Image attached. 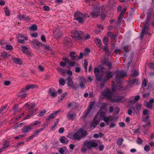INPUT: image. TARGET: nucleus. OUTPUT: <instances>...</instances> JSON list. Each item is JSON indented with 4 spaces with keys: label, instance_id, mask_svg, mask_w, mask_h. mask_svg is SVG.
<instances>
[{
    "label": "nucleus",
    "instance_id": "a211bd4d",
    "mask_svg": "<svg viewBox=\"0 0 154 154\" xmlns=\"http://www.w3.org/2000/svg\"><path fill=\"white\" fill-rule=\"evenodd\" d=\"M49 93L50 94L51 96L53 97H56L57 96V92L53 88L49 89Z\"/></svg>",
    "mask_w": 154,
    "mask_h": 154
},
{
    "label": "nucleus",
    "instance_id": "7ed1b4c3",
    "mask_svg": "<svg viewBox=\"0 0 154 154\" xmlns=\"http://www.w3.org/2000/svg\"><path fill=\"white\" fill-rule=\"evenodd\" d=\"M89 17L88 14H83L80 12H75L74 14V19L81 24L83 23L84 20Z\"/></svg>",
    "mask_w": 154,
    "mask_h": 154
},
{
    "label": "nucleus",
    "instance_id": "4468645a",
    "mask_svg": "<svg viewBox=\"0 0 154 154\" xmlns=\"http://www.w3.org/2000/svg\"><path fill=\"white\" fill-rule=\"evenodd\" d=\"M32 129V126L30 125L27 126H24L21 131L23 133L26 134L31 131Z\"/></svg>",
    "mask_w": 154,
    "mask_h": 154
},
{
    "label": "nucleus",
    "instance_id": "3c124183",
    "mask_svg": "<svg viewBox=\"0 0 154 154\" xmlns=\"http://www.w3.org/2000/svg\"><path fill=\"white\" fill-rule=\"evenodd\" d=\"M116 124L114 122L110 123L109 124L110 128H114L116 127Z\"/></svg>",
    "mask_w": 154,
    "mask_h": 154
},
{
    "label": "nucleus",
    "instance_id": "aec40b11",
    "mask_svg": "<svg viewBox=\"0 0 154 154\" xmlns=\"http://www.w3.org/2000/svg\"><path fill=\"white\" fill-rule=\"evenodd\" d=\"M75 116V114L72 111L69 112L67 114V117L70 120H73Z\"/></svg>",
    "mask_w": 154,
    "mask_h": 154
},
{
    "label": "nucleus",
    "instance_id": "f704fd0d",
    "mask_svg": "<svg viewBox=\"0 0 154 154\" xmlns=\"http://www.w3.org/2000/svg\"><path fill=\"white\" fill-rule=\"evenodd\" d=\"M7 106V105H5L0 108V113H3L6 112V108Z\"/></svg>",
    "mask_w": 154,
    "mask_h": 154
},
{
    "label": "nucleus",
    "instance_id": "39448f33",
    "mask_svg": "<svg viewBox=\"0 0 154 154\" xmlns=\"http://www.w3.org/2000/svg\"><path fill=\"white\" fill-rule=\"evenodd\" d=\"M116 75V82L119 84L121 83L122 79L127 75V73L123 70L117 71Z\"/></svg>",
    "mask_w": 154,
    "mask_h": 154
},
{
    "label": "nucleus",
    "instance_id": "0eeeda50",
    "mask_svg": "<svg viewBox=\"0 0 154 154\" xmlns=\"http://www.w3.org/2000/svg\"><path fill=\"white\" fill-rule=\"evenodd\" d=\"M149 25L145 24L144 28L142 29L140 36V38L141 40L143 39V36L145 35L149 34V35H151V33L148 32L149 29Z\"/></svg>",
    "mask_w": 154,
    "mask_h": 154
},
{
    "label": "nucleus",
    "instance_id": "6e6d98bb",
    "mask_svg": "<svg viewBox=\"0 0 154 154\" xmlns=\"http://www.w3.org/2000/svg\"><path fill=\"white\" fill-rule=\"evenodd\" d=\"M150 18H151V17H148V16L147 17L146 20L145 22V24L149 25V24L150 23Z\"/></svg>",
    "mask_w": 154,
    "mask_h": 154
},
{
    "label": "nucleus",
    "instance_id": "473e14b6",
    "mask_svg": "<svg viewBox=\"0 0 154 154\" xmlns=\"http://www.w3.org/2000/svg\"><path fill=\"white\" fill-rule=\"evenodd\" d=\"M95 42L97 46L100 47L101 46V40L98 38H95Z\"/></svg>",
    "mask_w": 154,
    "mask_h": 154
},
{
    "label": "nucleus",
    "instance_id": "9d476101",
    "mask_svg": "<svg viewBox=\"0 0 154 154\" xmlns=\"http://www.w3.org/2000/svg\"><path fill=\"white\" fill-rule=\"evenodd\" d=\"M17 41L20 43L23 44L25 41L28 40L27 37L22 35V34H19L17 36Z\"/></svg>",
    "mask_w": 154,
    "mask_h": 154
},
{
    "label": "nucleus",
    "instance_id": "f257e3e1",
    "mask_svg": "<svg viewBox=\"0 0 154 154\" xmlns=\"http://www.w3.org/2000/svg\"><path fill=\"white\" fill-rule=\"evenodd\" d=\"M117 88L119 91H122L123 89L121 85L117 86L114 85L112 87V90L108 88H106L102 92V94L105 97L111 100L112 97L114 96V93Z\"/></svg>",
    "mask_w": 154,
    "mask_h": 154
},
{
    "label": "nucleus",
    "instance_id": "a878e982",
    "mask_svg": "<svg viewBox=\"0 0 154 154\" xmlns=\"http://www.w3.org/2000/svg\"><path fill=\"white\" fill-rule=\"evenodd\" d=\"M99 121H93V122L91 124L90 127V129L91 130H93L94 128L97 125L99 124Z\"/></svg>",
    "mask_w": 154,
    "mask_h": 154
},
{
    "label": "nucleus",
    "instance_id": "72a5a7b5",
    "mask_svg": "<svg viewBox=\"0 0 154 154\" xmlns=\"http://www.w3.org/2000/svg\"><path fill=\"white\" fill-rule=\"evenodd\" d=\"M107 35L108 36L112 38L116 39L117 38V36L116 35H113L112 33L111 32H108L107 33Z\"/></svg>",
    "mask_w": 154,
    "mask_h": 154
},
{
    "label": "nucleus",
    "instance_id": "2eb2a0df",
    "mask_svg": "<svg viewBox=\"0 0 154 154\" xmlns=\"http://www.w3.org/2000/svg\"><path fill=\"white\" fill-rule=\"evenodd\" d=\"M61 111V110H58L57 111L51 113L49 115L47 116L46 118L47 120H49L51 119H53L56 116L57 114Z\"/></svg>",
    "mask_w": 154,
    "mask_h": 154
},
{
    "label": "nucleus",
    "instance_id": "b1692460",
    "mask_svg": "<svg viewBox=\"0 0 154 154\" xmlns=\"http://www.w3.org/2000/svg\"><path fill=\"white\" fill-rule=\"evenodd\" d=\"M21 47L22 48V51L24 53L27 55L29 54L28 48L27 47L23 45Z\"/></svg>",
    "mask_w": 154,
    "mask_h": 154
},
{
    "label": "nucleus",
    "instance_id": "052dcab7",
    "mask_svg": "<svg viewBox=\"0 0 154 154\" xmlns=\"http://www.w3.org/2000/svg\"><path fill=\"white\" fill-rule=\"evenodd\" d=\"M137 144H141L143 142V140L140 138H138L137 139Z\"/></svg>",
    "mask_w": 154,
    "mask_h": 154
},
{
    "label": "nucleus",
    "instance_id": "a19ab883",
    "mask_svg": "<svg viewBox=\"0 0 154 154\" xmlns=\"http://www.w3.org/2000/svg\"><path fill=\"white\" fill-rule=\"evenodd\" d=\"M131 48L130 46L129 45H125L123 47L122 49L124 51H128L131 49Z\"/></svg>",
    "mask_w": 154,
    "mask_h": 154
},
{
    "label": "nucleus",
    "instance_id": "774afa93",
    "mask_svg": "<svg viewBox=\"0 0 154 154\" xmlns=\"http://www.w3.org/2000/svg\"><path fill=\"white\" fill-rule=\"evenodd\" d=\"M149 67L151 68L152 69L154 70V63H150L149 64Z\"/></svg>",
    "mask_w": 154,
    "mask_h": 154
},
{
    "label": "nucleus",
    "instance_id": "0e129e2a",
    "mask_svg": "<svg viewBox=\"0 0 154 154\" xmlns=\"http://www.w3.org/2000/svg\"><path fill=\"white\" fill-rule=\"evenodd\" d=\"M13 48L12 45H7L6 46V48L7 50H11Z\"/></svg>",
    "mask_w": 154,
    "mask_h": 154
},
{
    "label": "nucleus",
    "instance_id": "37998d69",
    "mask_svg": "<svg viewBox=\"0 0 154 154\" xmlns=\"http://www.w3.org/2000/svg\"><path fill=\"white\" fill-rule=\"evenodd\" d=\"M46 112V110H43L40 111L39 113L38 114L37 116H42L44 115Z\"/></svg>",
    "mask_w": 154,
    "mask_h": 154
},
{
    "label": "nucleus",
    "instance_id": "79ce46f5",
    "mask_svg": "<svg viewBox=\"0 0 154 154\" xmlns=\"http://www.w3.org/2000/svg\"><path fill=\"white\" fill-rule=\"evenodd\" d=\"M133 55L134 54L133 53H131V54L130 58V60H129V62H128V64L127 65V66L128 68L130 66L131 62L133 58Z\"/></svg>",
    "mask_w": 154,
    "mask_h": 154
},
{
    "label": "nucleus",
    "instance_id": "680f3d73",
    "mask_svg": "<svg viewBox=\"0 0 154 154\" xmlns=\"http://www.w3.org/2000/svg\"><path fill=\"white\" fill-rule=\"evenodd\" d=\"M149 12L147 14V16L151 17L152 13V8H149Z\"/></svg>",
    "mask_w": 154,
    "mask_h": 154
},
{
    "label": "nucleus",
    "instance_id": "6e6552de",
    "mask_svg": "<svg viewBox=\"0 0 154 154\" xmlns=\"http://www.w3.org/2000/svg\"><path fill=\"white\" fill-rule=\"evenodd\" d=\"M84 145H85L88 149H91L92 148H95L97 147L98 144L91 140L86 141L84 142Z\"/></svg>",
    "mask_w": 154,
    "mask_h": 154
},
{
    "label": "nucleus",
    "instance_id": "2f4dec72",
    "mask_svg": "<svg viewBox=\"0 0 154 154\" xmlns=\"http://www.w3.org/2000/svg\"><path fill=\"white\" fill-rule=\"evenodd\" d=\"M10 145L9 144L8 142H6L4 143L3 144V147L0 149V153L4 151V150L5 149L8 148L9 146Z\"/></svg>",
    "mask_w": 154,
    "mask_h": 154
},
{
    "label": "nucleus",
    "instance_id": "ea45409f",
    "mask_svg": "<svg viewBox=\"0 0 154 154\" xmlns=\"http://www.w3.org/2000/svg\"><path fill=\"white\" fill-rule=\"evenodd\" d=\"M100 113V111L98 112L95 115V116H94V118L93 119V121H99V122H100V120L99 119V118L98 119H97L98 117L99 116V114Z\"/></svg>",
    "mask_w": 154,
    "mask_h": 154
},
{
    "label": "nucleus",
    "instance_id": "c85d7f7f",
    "mask_svg": "<svg viewBox=\"0 0 154 154\" xmlns=\"http://www.w3.org/2000/svg\"><path fill=\"white\" fill-rule=\"evenodd\" d=\"M114 75V74L111 72L106 73V76L105 78V79L106 80H109L110 78L112 77Z\"/></svg>",
    "mask_w": 154,
    "mask_h": 154
},
{
    "label": "nucleus",
    "instance_id": "9b49d317",
    "mask_svg": "<svg viewBox=\"0 0 154 154\" xmlns=\"http://www.w3.org/2000/svg\"><path fill=\"white\" fill-rule=\"evenodd\" d=\"M82 34V32L80 31H75L73 32L72 36L74 38L80 39L81 38Z\"/></svg>",
    "mask_w": 154,
    "mask_h": 154
},
{
    "label": "nucleus",
    "instance_id": "bf43d9fd",
    "mask_svg": "<svg viewBox=\"0 0 154 154\" xmlns=\"http://www.w3.org/2000/svg\"><path fill=\"white\" fill-rule=\"evenodd\" d=\"M57 69L61 73L64 74L66 73V71L64 70L61 69L60 68H57Z\"/></svg>",
    "mask_w": 154,
    "mask_h": 154
},
{
    "label": "nucleus",
    "instance_id": "dca6fc26",
    "mask_svg": "<svg viewBox=\"0 0 154 154\" xmlns=\"http://www.w3.org/2000/svg\"><path fill=\"white\" fill-rule=\"evenodd\" d=\"M94 104L92 103V104H90L89 107L87 111H85L82 115V117L83 118H86L89 114L90 111L93 108Z\"/></svg>",
    "mask_w": 154,
    "mask_h": 154
},
{
    "label": "nucleus",
    "instance_id": "ddd939ff",
    "mask_svg": "<svg viewBox=\"0 0 154 154\" xmlns=\"http://www.w3.org/2000/svg\"><path fill=\"white\" fill-rule=\"evenodd\" d=\"M94 72L95 75V77L96 80L98 81H101L102 79V75H99V74L100 73V70L99 69L97 68H95L94 69Z\"/></svg>",
    "mask_w": 154,
    "mask_h": 154
},
{
    "label": "nucleus",
    "instance_id": "6ab92c4d",
    "mask_svg": "<svg viewBox=\"0 0 154 154\" xmlns=\"http://www.w3.org/2000/svg\"><path fill=\"white\" fill-rule=\"evenodd\" d=\"M18 17L20 20L28 21L30 20V17L27 15H19L18 16Z\"/></svg>",
    "mask_w": 154,
    "mask_h": 154
},
{
    "label": "nucleus",
    "instance_id": "58836bf2",
    "mask_svg": "<svg viewBox=\"0 0 154 154\" xmlns=\"http://www.w3.org/2000/svg\"><path fill=\"white\" fill-rule=\"evenodd\" d=\"M123 140L124 139L122 138H119L117 140L116 143L118 145L121 146L122 144Z\"/></svg>",
    "mask_w": 154,
    "mask_h": 154
},
{
    "label": "nucleus",
    "instance_id": "bb28decb",
    "mask_svg": "<svg viewBox=\"0 0 154 154\" xmlns=\"http://www.w3.org/2000/svg\"><path fill=\"white\" fill-rule=\"evenodd\" d=\"M67 79L68 80V81L67 82L68 86L69 87H73L74 86L73 81L70 79V77H68Z\"/></svg>",
    "mask_w": 154,
    "mask_h": 154
},
{
    "label": "nucleus",
    "instance_id": "e433bc0d",
    "mask_svg": "<svg viewBox=\"0 0 154 154\" xmlns=\"http://www.w3.org/2000/svg\"><path fill=\"white\" fill-rule=\"evenodd\" d=\"M10 56V54L6 51L3 52L1 54V56L4 58H7Z\"/></svg>",
    "mask_w": 154,
    "mask_h": 154
},
{
    "label": "nucleus",
    "instance_id": "13d9d810",
    "mask_svg": "<svg viewBox=\"0 0 154 154\" xmlns=\"http://www.w3.org/2000/svg\"><path fill=\"white\" fill-rule=\"evenodd\" d=\"M146 124L143 125V127L145 128V129H147V128H149V126L150 125V122H148V123H145Z\"/></svg>",
    "mask_w": 154,
    "mask_h": 154
},
{
    "label": "nucleus",
    "instance_id": "69168bd1",
    "mask_svg": "<svg viewBox=\"0 0 154 154\" xmlns=\"http://www.w3.org/2000/svg\"><path fill=\"white\" fill-rule=\"evenodd\" d=\"M41 39L44 42H45L46 41V39L44 35L42 34L41 36Z\"/></svg>",
    "mask_w": 154,
    "mask_h": 154
},
{
    "label": "nucleus",
    "instance_id": "a18cd8bd",
    "mask_svg": "<svg viewBox=\"0 0 154 154\" xmlns=\"http://www.w3.org/2000/svg\"><path fill=\"white\" fill-rule=\"evenodd\" d=\"M103 42L105 45H107L108 43V39L106 37H104L103 41Z\"/></svg>",
    "mask_w": 154,
    "mask_h": 154
},
{
    "label": "nucleus",
    "instance_id": "1a4fd4ad",
    "mask_svg": "<svg viewBox=\"0 0 154 154\" xmlns=\"http://www.w3.org/2000/svg\"><path fill=\"white\" fill-rule=\"evenodd\" d=\"M61 29L60 28H58L54 30V37L56 39H59L63 35V34Z\"/></svg>",
    "mask_w": 154,
    "mask_h": 154
},
{
    "label": "nucleus",
    "instance_id": "c03bdc74",
    "mask_svg": "<svg viewBox=\"0 0 154 154\" xmlns=\"http://www.w3.org/2000/svg\"><path fill=\"white\" fill-rule=\"evenodd\" d=\"M31 88L29 85H28L26 86L25 89H23L22 91H21L20 93H23L25 91V90L28 91L29 89Z\"/></svg>",
    "mask_w": 154,
    "mask_h": 154
},
{
    "label": "nucleus",
    "instance_id": "cd10ccee",
    "mask_svg": "<svg viewBox=\"0 0 154 154\" xmlns=\"http://www.w3.org/2000/svg\"><path fill=\"white\" fill-rule=\"evenodd\" d=\"M138 80V79L136 78H131L130 77L129 78V83L130 85H133Z\"/></svg>",
    "mask_w": 154,
    "mask_h": 154
},
{
    "label": "nucleus",
    "instance_id": "f8f14e48",
    "mask_svg": "<svg viewBox=\"0 0 154 154\" xmlns=\"http://www.w3.org/2000/svg\"><path fill=\"white\" fill-rule=\"evenodd\" d=\"M112 102H122L125 100V98L122 96H116L114 98L112 97L111 100Z\"/></svg>",
    "mask_w": 154,
    "mask_h": 154
},
{
    "label": "nucleus",
    "instance_id": "e2e57ef3",
    "mask_svg": "<svg viewBox=\"0 0 154 154\" xmlns=\"http://www.w3.org/2000/svg\"><path fill=\"white\" fill-rule=\"evenodd\" d=\"M67 93L66 92L63 94L60 97V98L59 101L62 100L66 96Z\"/></svg>",
    "mask_w": 154,
    "mask_h": 154
},
{
    "label": "nucleus",
    "instance_id": "09e8293b",
    "mask_svg": "<svg viewBox=\"0 0 154 154\" xmlns=\"http://www.w3.org/2000/svg\"><path fill=\"white\" fill-rule=\"evenodd\" d=\"M88 149L87 147L85 145H84V143L83 146L81 149V151L83 152H85L87 151Z\"/></svg>",
    "mask_w": 154,
    "mask_h": 154
},
{
    "label": "nucleus",
    "instance_id": "4be33fe9",
    "mask_svg": "<svg viewBox=\"0 0 154 154\" xmlns=\"http://www.w3.org/2000/svg\"><path fill=\"white\" fill-rule=\"evenodd\" d=\"M35 103H32L31 104V105H29L28 103H27L24 106V107L26 109H28L29 110H31L35 106Z\"/></svg>",
    "mask_w": 154,
    "mask_h": 154
},
{
    "label": "nucleus",
    "instance_id": "864d4df0",
    "mask_svg": "<svg viewBox=\"0 0 154 154\" xmlns=\"http://www.w3.org/2000/svg\"><path fill=\"white\" fill-rule=\"evenodd\" d=\"M143 120L145 122V123H148L150 122V119L148 116L145 117L143 119Z\"/></svg>",
    "mask_w": 154,
    "mask_h": 154
},
{
    "label": "nucleus",
    "instance_id": "338daca9",
    "mask_svg": "<svg viewBox=\"0 0 154 154\" xmlns=\"http://www.w3.org/2000/svg\"><path fill=\"white\" fill-rule=\"evenodd\" d=\"M146 106L148 108H152V105L149 102H147L146 104Z\"/></svg>",
    "mask_w": 154,
    "mask_h": 154
},
{
    "label": "nucleus",
    "instance_id": "49530a36",
    "mask_svg": "<svg viewBox=\"0 0 154 154\" xmlns=\"http://www.w3.org/2000/svg\"><path fill=\"white\" fill-rule=\"evenodd\" d=\"M41 123V122L40 121H37L35 122L34 123H33L32 124H31L30 125L32 126V127L33 128V127L34 125H38L40 124Z\"/></svg>",
    "mask_w": 154,
    "mask_h": 154
},
{
    "label": "nucleus",
    "instance_id": "8fccbe9b",
    "mask_svg": "<svg viewBox=\"0 0 154 154\" xmlns=\"http://www.w3.org/2000/svg\"><path fill=\"white\" fill-rule=\"evenodd\" d=\"M107 105L106 104L104 103H103L100 105V108L101 109H104L106 110V107Z\"/></svg>",
    "mask_w": 154,
    "mask_h": 154
},
{
    "label": "nucleus",
    "instance_id": "423d86ee",
    "mask_svg": "<svg viewBox=\"0 0 154 154\" xmlns=\"http://www.w3.org/2000/svg\"><path fill=\"white\" fill-rule=\"evenodd\" d=\"M100 7L97 5L95 8H93L91 13V15L94 18H96L100 15Z\"/></svg>",
    "mask_w": 154,
    "mask_h": 154
},
{
    "label": "nucleus",
    "instance_id": "603ef678",
    "mask_svg": "<svg viewBox=\"0 0 154 154\" xmlns=\"http://www.w3.org/2000/svg\"><path fill=\"white\" fill-rule=\"evenodd\" d=\"M150 149L149 146L148 145H146L144 147V150L145 151L148 152Z\"/></svg>",
    "mask_w": 154,
    "mask_h": 154
},
{
    "label": "nucleus",
    "instance_id": "20e7f679",
    "mask_svg": "<svg viewBox=\"0 0 154 154\" xmlns=\"http://www.w3.org/2000/svg\"><path fill=\"white\" fill-rule=\"evenodd\" d=\"M106 114L105 112H100L99 119L100 121L103 120V121L106 122L107 125H108L109 122H111L113 120L114 117L112 116H106Z\"/></svg>",
    "mask_w": 154,
    "mask_h": 154
},
{
    "label": "nucleus",
    "instance_id": "5701e85b",
    "mask_svg": "<svg viewBox=\"0 0 154 154\" xmlns=\"http://www.w3.org/2000/svg\"><path fill=\"white\" fill-rule=\"evenodd\" d=\"M63 42L64 44L66 46H70L71 40L70 38L67 37L65 38L63 40Z\"/></svg>",
    "mask_w": 154,
    "mask_h": 154
},
{
    "label": "nucleus",
    "instance_id": "f03ea898",
    "mask_svg": "<svg viewBox=\"0 0 154 154\" xmlns=\"http://www.w3.org/2000/svg\"><path fill=\"white\" fill-rule=\"evenodd\" d=\"M88 133L83 128L79 129L76 132L74 133L71 137H70L73 140H79L82 138L86 136Z\"/></svg>",
    "mask_w": 154,
    "mask_h": 154
},
{
    "label": "nucleus",
    "instance_id": "4d7b16f0",
    "mask_svg": "<svg viewBox=\"0 0 154 154\" xmlns=\"http://www.w3.org/2000/svg\"><path fill=\"white\" fill-rule=\"evenodd\" d=\"M123 17H121L119 16V17L117 19L116 23L117 24H118L121 22V21L123 19Z\"/></svg>",
    "mask_w": 154,
    "mask_h": 154
},
{
    "label": "nucleus",
    "instance_id": "4c0bfd02",
    "mask_svg": "<svg viewBox=\"0 0 154 154\" xmlns=\"http://www.w3.org/2000/svg\"><path fill=\"white\" fill-rule=\"evenodd\" d=\"M37 26L35 24H33L29 28V29L31 30L32 31H35L37 29Z\"/></svg>",
    "mask_w": 154,
    "mask_h": 154
},
{
    "label": "nucleus",
    "instance_id": "c756f323",
    "mask_svg": "<svg viewBox=\"0 0 154 154\" xmlns=\"http://www.w3.org/2000/svg\"><path fill=\"white\" fill-rule=\"evenodd\" d=\"M139 75V73L138 70H135L134 71L133 73L131 74L130 75V76L131 78H135L137 76Z\"/></svg>",
    "mask_w": 154,
    "mask_h": 154
},
{
    "label": "nucleus",
    "instance_id": "c9c22d12",
    "mask_svg": "<svg viewBox=\"0 0 154 154\" xmlns=\"http://www.w3.org/2000/svg\"><path fill=\"white\" fill-rule=\"evenodd\" d=\"M140 99V96L139 95H137L134 98L133 100H131L130 102L131 103H134L137 101L139 100Z\"/></svg>",
    "mask_w": 154,
    "mask_h": 154
},
{
    "label": "nucleus",
    "instance_id": "de8ad7c7",
    "mask_svg": "<svg viewBox=\"0 0 154 154\" xmlns=\"http://www.w3.org/2000/svg\"><path fill=\"white\" fill-rule=\"evenodd\" d=\"M59 83L61 85H63L65 84V82L63 78L60 79L59 81Z\"/></svg>",
    "mask_w": 154,
    "mask_h": 154
},
{
    "label": "nucleus",
    "instance_id": "f3484780",
    "mask_svg": "<svg viewBox=\"0 0 154 154\" xmlns=\"http://www.w3.org/2000/svg\"><path fill=\"white\" fill-rule=\"evenodd\" d=\"M63 60L66 62L67 63L68 65L70 66L73 67L75 64V63L74 61H71L68 59L66 58H63Z\"/></svg>",
    "mask_w": 154,
    "mask_h": 154
},
{
    "label": "nucleus",
    "instance_id": "412c9836",
    "mask_svg": "<svg viewBox=\"0 0 154 154\" xmlns=\"http://www.w3.org/2000/svg\"><path fill=\"white\" fill-rule=\"evenodd\" d=\"M78 106V103L74 101L70 102L68 105V107H72V109H76Z\"/></svg>",
    "mask_w": 154,
    "mask_h": 154
},
{
    "label": "nucleus",
    "instance_id": "393cba45",
    "mask_svg": "<svg viewBox=\"0 0 154 154\" xmlns=\"http://www.w3.org/2000/svg\"><path fill=\"white\" fill-rule=\"evenodd\" d=\"M60 141L62 143L67 144L69 142V140L65 137L63 136L60 137Z\"/></svg>",
    "mask_w": 154,
    "mask_h": 154
},
{
    "label": "nucleus",
    "instance_id": "5fc2aeb1",
    "mask_svg": "<svg viewBox=\"0 0 154 154\" xmlns=\"http://www.w3.org/2000/svg\"><path fill=\"white\" fill-rule=\"evenodd\" d=\"M5 15L7 16H9L10 15V11L8 8H7L5 9Z\"/></svg>",
    "mask_w": 154,
    "mask_h": 154
},
{
    "label": "nucleus",
    "instance_id": "7c9ffc66",
    "mask_svg": "<svg viewBox=\"0 0 154 154\" xmlns=\"http://www.w3.org/2000/svg\"><path fill=\"white\" fill-rule=\"evenodd\" d=\"M12 60L14 62L17 64H21L22 60L19 58L14 57L12 58Z\"/></svg>",
    "mask_w": 154,
    "mask_h": 154
}]
</instances>
